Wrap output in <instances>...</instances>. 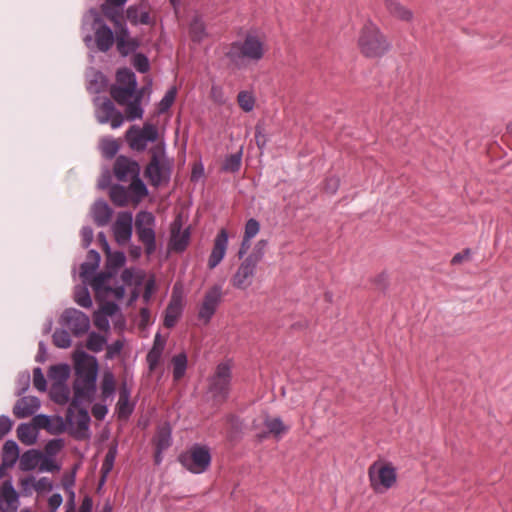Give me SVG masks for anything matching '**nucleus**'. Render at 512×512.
<instances>
[{"label": "nucleus", "mask_w": 512, "mask_h": 512, "mask_svg": "<svg viewBox=\"0 0 512 512\" xmlns=\"http://www.w3.org/2000/svg\"><path fill=\"white\" fill-rule=\"evenodd\" d=\"M1 495L6 504V507H4L3 505H0V509L3 512H8L9 510L16 511L17 507H18L17 504H18L19 495L16 492V490L14 489L11 481L6 480L2 483Z\"/></svg>", "instance_id": "obj_25"}, {"label": "nucleus", "mask_w": 512, "mask_h": 512, "mask_svg": "<svg viewBox=\"0 0 512 512\" xmlns=\"http://www.w3.org/2000/svg\"><path fill=\"white\" fill-rule=\"evenodd\" d=\"M72 388L73 398L66 414V419L69 424L73 423L74 408H78L84 401L88 403L94 401L97 391V379L75 376Z\"/></svg>", "instance_id": "obj_5"}, {"label": "nucleus", "mask_w": 512, "mask_h": 512, "mask_svg": "<svg viewBox=\"0 0 512 512\" xmlns=\"http://www.w3.org/2000/svg\"><path fill=\"white\" fill-rule=\"evenodd\" d=\"M109 196L112 203L117 207H125L130 200L129 190L120 184L110 186Z\"/></svg>", "instance_id": "obj_32"}, {"label": "nucleus", "mask_w": 512, "mask_h": 512, "mask_svg": "<svg viewBox=\"0 0 512 512\" xmlns=\"http://www.w3.org/2000/svg\"><path fill=\"white\" fill-rule=\"evenodd\" d=\"M371 486L375 491L390 489L396 482L395 468L390 464L374 462L368 469Z\"/></svg>", "instance_id": "obj_8"}, {"label": "nucleus", "mask_w": 512, "mask_h": 512, "mask_svg": "<svg viewBox=\"0 0 512 512\" xmlns=\"http://www.w3.org/2000/svg\"><path fill=\"white\" fill-rule=\"evenodd\" d=\"M183 312V304L180 297L172 296L165 310L163 324L166 328H173Z\"/></svg>", "instance_id": "obj_21"}, {"label": "nucleus", "mask_w": 512, "mask_h": 512, "mask_svg": "<svg viewBox=\"0 0 512 512\" xmlns=\"http://www.w3.org/2000/svg\"><path fill=\"white\" fill-rule=\"evenodd\" d=\"M189 33L194 42H200L206 35L205 24L200 17L195 16L189 25Z\"/></svg>", "instance_id": "obj_42"}, {"label": "nucleus", "mask_w": 512, "mask_h": 512, "mask_svg": "<svg viewBox=\"0 0 512 512\" xmlns=\"http://www.w3.org/2000/svg\"><path fill=\"white\" fill-rule=\"evenodd\" d=\"M176 94H177L176 87H171L169 90H167V92L165 93V95L163 96V98L160 100V102L158 104V113L159 114H163L171 108V106L173 105V103L175 101Z\"/></svg>", "instance_id": "obj_47"}, {"label": "nucleus", "mask_w": 512, "mask_h": 512, "mask_svg": "<svg viewBox=\"0 0 512 512\" xmlns=\"http://www.w3.org/2000/svg\"><path fill=\"white\" fill-rule=\"evenodd\" d=\"M143 97V90H139L134 96L133 100L126 103V113L130 121L141 119L143 116V108L141 106V100Z\"/></svg>", "instance_id": "obj_33"}, {"label": "nucleus", "mask_w": 512, "mask_h": 512, "mask_svg": "<svg viewBox=\"0 0 512 512\" xmlns=\"http://www.w3.org/2000/svg\"><path fill=\"white\" fill-rule=\"evenodd\" d=\"M99 370L98 360L95 356L81 351L75 356V376L97 379Z\"/></svg>", "instance_id": "obj_14"}, {"label": "nucleus", "mask_w": 512, "mask_h": 512, "mask_svg": "<svg viewBox=\"0 0 512 512\" xmlns=\"http://www.w3.org/2000/svg\"><path fill=\"white\" fill-rule=\"evenodd\" d=\"M263 424L266 427V430L258 434L260 439L267 438L270 435H273L276 438H280L282 434L288 432L289 430V427L284 425L280 417L272 418L268 414L265 415Z\"/></svg>", "instance_id": "obj_20"}, {"label": "nucleus", "mask_w": 512, "mask_h": 512, "mask_svg": "<svg viewBox=\"0 0 512 512\" xmlns=\"http://www.w3.org/2000/svg\"><path fill=\"white\" fill-rule=\"evenodd\" d=\"M106 254L105 269L109 272H113V275L116 276L118 270L126 263L125 253L122 251L112 252L109 250Z\"/></svg>", "instance_id": "obj_31"}, {"label": "nucleus", "mask_w": 512, "mask_h": 512, "mask_svg": "<svg viewBox=\"0 0 512 512\" xmlns=\"http://www.w3.org/2000/svg\"><path fill=\"white\" fill-rule=\"evenodd\" d=\"M19 458V446L14 440H7L3 446V459L4 464L13 466Z\"/></svg>", "instance_id": "obj_37"}, {"label": "nucleus", "mask_w": 512, "mask_h": 512, "mask_svg": "<svg viewBox=\"0 0 512 512\" xmlns=\"http://www.w3.org/2000/svg\"><path fill=\"white\" fill-rule=\"evenodd\" d=\"M116 407L118 417L122 419L128 418L134 411V404L130 402V399H118Z\"/></svg>", "instance_id": "obj_55"}, {"label": "nucleus", "mask_w": 512, "mask_h": 512, "mask_svg": "<svg viewBox=\"0 0 512 512\" xmlns=\"http://www.w3.org/2000/svg\"><path fill=\"white\" fill-rule=\"evenodd\" d=\"M93 220L98 227H103L109 223L112 218L113 210L105 200H97L91 209Z\"/></svg>", "instance_id": "obj_22"}, {"label": "nucleus", "mask_w": 512, "mask_h": 512, "mask_svg": "<svg viewBox=\"0 0 512 512\" xmlns=\"http://www.w3.org/2000/svg\"><path fill=\"white\" fill-rule=\"evenodd\" d=\"M49 377L55 380L56 384H65L70 376V367L67 364H57L50 367Z\"/></svg>", "instance_id": "obj_39"}, {"label": "nucleus", "mask_w": 512, "mask_h": 512, "mask_svg": "<svg viewBox=\"0 0 512 512\" xmlns=\"http://www.w3.org/2000/svg\"><path fill=\"white\" fill-rule=\"evenodd\" d=\"M75 302L83 308L92 306V299L86 287H81L75 292Z\"/></svg>", "instance_id": "obj_56"}, {"label": "nucleus", "mask_w": 512, "mask_h": 512, "mask_svg": "<svg viewBox=\"0 0 512 512\" xmlns=\"http://www.w3.org/2000/svg\"><path fill=\"white\" fill-rule=\"evenodd\" d=\"M91 13L94 15L92 28L94 29L96 46L99 51L105 53L111 49L115 42L114 33L95 9H91Z\"/></svg>", "instance_id": "obj_12"}, {"label": "nucleus", "mask_w": 512, "mask_h": 512, "mask_svg": "<svg viewBox=\"0 0 512 512\" xmlns=\"http://www.w3.org/2000/svg\"><path fill=\"white\" fill-rule=\"evenodd\" d=\"M177 460L189 472L202 474L209 469L212 457L208 446L196 443L180 453Z\"/></svg>", "instance_id": "obj_4"}, {"label": "nucleus", "mask_w": 512, "mask_h": 512, "mask_svg": "<svg viewBox=\"0 0 512 512\" xmlns=\"http://www.w3.org/2000/svg\"><path fill=\"white\" fill-rule=\"evenodd\" d=\"M385 6L389 14L395 18L404 21H409L412 18V12L397 0H385Z\"/></svg>", "instance_id": "obj_34"}, {"label": "nucleus", "mask_w": 512, "mask_h": 512, "mask_svg": "<svg viewBox=\"0 0 512 512\" xmlns=\"http://www.w3.org/2000/svg\"><path fill=\"white\" fill-rule=\"evenodd\" d=\"M126 139L129 146L136 151H144L147 147V140L137 126H131L126 132Z\"/></svg>", "instance_id": "obj_27"}, {"label": "nucleus", "mask_w": 512, "mask_h": 512, "mask_svg": "<svg viewBox=\"0 0 512 512\" xmlns=\"http://www.w3.org/2000/svg\"><path fill=\"white\" fill-rule=\"evenodd\" d=\"M162 354L163 350L160 349L151 348L149 350V352L146 355V361L150 372H153L157 368L161 360Z\"/></svg>", "instance_id": "obj_57"}, {"label": "nucleus", "mask_w": 512, "mask_h": 512, "mask_svg": "<svg viewBox=\"0 0 512 512\" xmlns=\"http://www.w3.org/2000/svg\"><path fill=\"white\" fill-rule=\"evenodd\" d=\"M189 238V229L187 228L181 232L180 221H174L171 226V243L173 249L177 252H183L189 243Z\"/></svg>", "instance_id": "obj_23"}, {"label": "nucleus", "mask_w": 512, "mask_h": 512, "mask_svg": "<svg viewBox=\"0 0 512 512\" xmlns=\"http://www.w3.org/2000/svg\"><path fill=\"white\" fill-rule=\"evenodd\" d=\"M123 342L121 340H116L111 344H108L106 346V355L105 358L108 360L114 359L116 356H118L122 349H123Z\"/></svg>", "instance_id": "obj_63"}, {"label": "nucleus", "mask_w": 512, "mask_h": 512, "mask_svg": "<svg viewBox=\"0 0 512 512\" xmlns=\"http://www.w3.org/2000/svg\"><path fill=\"white\" fill-rule=\"evenodd\" d=\"M139 47H140V41L137 38L131 37L127 40H124L122 47H120V48L116 47V48H117L118 53L122 57H127L128 55H130L132 53L135 54Z\"/></svg>", "instance_id": "obj_52"}, {"label": "nucleus", "mask_w": 512, "mask_h": 512, "mask_svg": "<svg viewBox=\"0 0 512 512\" xmlns=\"http://www.w3.org/2000/svg\"><path fill=\"white\" fill-rule=\"evenodd\" d=\"M359 47L366 57H381L390 49V43L372 22H367L360 34Z\"/></svg>", "instance_id": "obj_3"}, {"label": "nucleus", "mask_w": 512, "mask_h": 512, "mask_svg": "<svg viewBox=\"0 0 512 512\" xmlns=\"http://www.w3.org/2000/svg\"><path fill=\"white\" fill-rule=\"evenodd\" d=\"M113 277H115L113 272H109L105 269V271L100 272L93 277L91 286L96 292L105 291V287L108 286L106 284L107 281Z\"/></svg>", "instance_id": "obj_46"}, {"label": "nucleus", "mask_w": 512, "mask_h": 512, "mask_svg": "<svg viewBox=\"0 0 512 512\" xmlns=\"http://www.w3.org/2000/svg\"><path fill=\"white\" fill-rule=\"evenodd\" d=\"M53 344L62 349H66L71 345V337L67 330L56 329L52 335Z\"/></svg>", "instance_id": "obj_45"}, {"label": "nucleus", "mask_w": 512, "mask_h": 512, "mask_svg": "<svg viewBox=\"0 0 512 512\" xmlns=\"http://www.w3.org/2000/svg\"><path fill=\"white\" fill-rule=\"evenodd\" d=\"M264 54V42L256 34L247 33L242 41L232 42L225 55L233 66L241 69L246 61L257 63Z\"/></svg>", "instance_id": "obj_1"}, {"label": "nucleus", "mask_w": 512, "mask_h": 512, "mask_svg": "<svg viewBox=\"0 0 512 512\" xmlns=\"http://www.w3.org/2000/svg\"><path fill=\"white\" fill-rule=\"evenodd\" d=\"M77 409V429L72 432V435L76 440H85L90 438L91 435L89 430L91 418L86 408H80L79 406Z\"/></svg>", "instance_id": "obj_24"}, {"label": "nucleus", "mask_w": 512, "mask_h": 512, "mask_svg": "<svg viewBox=\"0 0 512 512\" xmlns=\"http://www.w3.org/2000/svg\"><path fill=\"white\" fill-rule=\"evenodd\" d=\"M267 241L266 240H259L254 248L252 249L251 253L245 258V260L249 261L250 263L257 266L259 262L262 261L265 255V249L267 247Z\"/></svg>", "instance_id": "obj_43"}, {"label": "nucleus", "mask_w": 512, "mask_h": 512, "mask_svg": "<svg viewBox=\"0 0 512 512\" xmlns=\"http://www.w3.org/2000/svg\"><path fill=\"white\" fill-rule=\"evenodd\" d=\"M228 245V233L221 229L214 240V245L208 259V267L214 269L223 260Z\"/></svg>", "instance_id": "obj_18"}, {"label": "nucleus", "mask_w": 512, "mask_h": 512, "mask_svg": "<svg viewBox=\"0 0 512 512\" xmlns=\"http://www.w3.org/2000/svg\"><path fill=\"white\" fill-rule=\"evenodd\" d=\"M259 230L260 223L256 219L250 218L245 224L244 236L252 239L258 234Z\"/></svg>", "instance_id": "obj_64"}, {"label": "nucleus", "mask_w": 512, "mask_h": 512, "mask_svg": "<svg viewBox=\"0 0 512 512\" xmlns=\"http://www.w3.org/2000/svg\"><path fill=\"white\" fill-rule=\"evenodd\" d=\"M38 433L31 423H20L17 427V437L25 445H33Z\"/></svg>", "instance_id": "obj_35"}, {"label": "nucleus", "mask_w": 512, "mask_h": 512, "mask_svg": "<svg viewBox=\"0 0 512 512\" xmlns=\"http://www.w3.org/2000/svg\"><path fill=\"white\" fill-rule=\"evenodd\" d=\"M101 399L102 401L112 400L116 392V381L113 372L107 369L102 374L100 383Z\"/></svg>", "instance_id": "obj_26"}, {"label": "nucleus", "mask_w": 512, "mask_h": 512, "mask_svg": "<svg viewBox=\"0 0 512 512\" xmlns=\"http://www.w3.org/2000/svg\"><path fill=\"white\" fill-rule=\"evenodd\" d=\"M116 453H117L116 447L109 448L108 452L105 455V458H104V461H103V464L101 467L102 474H108L112 470L114 461H115V457H116Z\"/></svg>", "instance_id": "obj_58"}, {"label": "nucleus", "mask_w": 512, "mask_h": 512, "mask_svg": "<svg viewBox=\"0 0 512 512\" xmlns=\"http://www.w3.org/2000/svg\"><path fill=\"white\" fill-rule=\"evenodd\" d=\"M114 174L119 181L125 182L140 175V166L137 161L120 155L114 163Z\"/></svg>", "instance_id": "obj_15"}, {"label": "nucleus", "mask_w": 512, "mask_h": 512, "mask_svg": "<svg viewBox=\"0 0 512 512\" xmlns=\"http://www.w3.org/2000/svg\"><path fill=\"white\" fill-rule=\"evenodd\" d=\"M30 387V373L28 371L20 372L16 380V395H23Z\"/></svg>", "instance_id": "obj_54"}, {"label": "nucleus", "mask_w": 512, "mask_h": 512, "mask_svg": "<svg viewBox=\"0 0 512 512\" xmlns=\"http://www.w3.org/2000/svg\"><path fill=\"white\" fill-rule=\"evenodd\" d=\"M94 105L96 106L95 116L100 124L110 123L113 129L123 124V114L116 109L109 98L98 96L94 99Z\"/></svg>", "instance_id": "obj_10"}, {"label": "nucleus", "mask_w": 512, "mask_h": 512, "mask_svg": "<svg viewBox=\"0 0 512 512\" xmlns=\"http://www.w3.org/2000/svg\"><path fill=\"white\" fill-rule=\"evenodd\" d=\"M241 160L242 151L229 155L223 163V170L233 173L238 172L241 167Z\"/></svg>", "instance_id": "obj_49"}, {"label": "nucleus", "mask_w": 512, "mask_h": 512, "mask_svg": "<svg viewBox=\"0 0 512 512\" xmlns=\"http://www.w3.org/2000/svg\"><path fill=\"white\" fill-rule=\"evenodd\" d=\"M171 444V432L170 429H161L158 433L157 449L161 451L167 449Z\"/></svg>", "instance_id": "obj_62"}, {"label": "nucleus", "mask_w": 512, "mask_h": 512, "mask_svg": "<svg viewBox=\"0 0 512 512\" xmlns=\"http://www.w3.org/2000/svg\"><path fill=\"white\" fill-rule=\"evenodd\" d=\"M106 342V338L103 335L96 332H91L88 336L86 346L90 351L98 353L103 350Z\"/></svg>", "instance_id": "obj_44"}, {"label": "nucleus", "mask_w": 512, "mask_h": 512, "mask_svg": "<svg viewBox=\"0 0 512 512\" xmlns=\"http://www.w3.org/2000/svg\"><path fill=\"white\" fill-rule=\"evenodd\" d=\"M112 231L118 244L124 245L131 240L133 233V214L131 211L118 213L116 221L112 225Z\"/></svg>", "instance_id": "obj_13"}, {"label": "nucleus", "mask_w": 512, "mask_h": 512, "mask_svg": "<svg viewBox=\"0 0 512 512\" xmlns=\"http://www.w3.org/2000/svg\"><path fill=\"white\" fill-rule=\"evenodd\" d=\"M187 363H188L187 355L184 352L173 356L172 364H173L174 380L178 381L185 375V372L187 369Z\"/></svg>", "instance_id": "obj_40"}, {"label": "nucleus", "mask_w": 512, "mask_h": 512, "mask_svg": "<svg viewBox=\"0 0 512 512\" xmlns=\"http://www.w3.org/2000/svg\"><path fill=\"white\" fill-rule=\"evenodd\" d=\"M156 218L152 212L140 210L135 217V231L138 240L145 246L147 255L156 251V233L154 230Z\"/></svg>", "instance_id": "obj_6"}, {"label": "nucleus", "mask_w": 512, "mask_h": 512, "mask_svg": "<svg viewBox=\"0 0 512 512\" xmlns=\"http://www.w3.org/2000/svg\"><path fill=\"white\" fill-rule=\"evenodd\" d=\"M114 28H115L114 38H115V42H116V47L120 48L123 46L124 40L131 38L130 31L124 21L122 23L114 26Z\"/></svg>", "instance_id": "obj_53"}, {"label": "nucleus", "mask_w": 512, "mask_h": 512, "mask_svg": "<svg viewBox=\"0 0 512 512\" xmlns=\"http://www.w3.org/2000/svg\"><path fill=\"white\" fill-rule=\"evenodd\" d=\"M40 400L36 396H23L13 407V414L18 419L33 415L40 408Z\"/></svg>", "instance_id": "obj_19"}, {"label": "nucleus", "mask_w": 512, "mask_h": 512, "mask_svg": "<svg viewBox=\"0 0 512 512\" xmlns=\"http://www.w3.org/2000/svg\"><path fill=\"white\" fill-rule=\"evenodd\" d=\"M54 421L57 422V427H53L51 416L38 414L32 418L31 424L35 427L37 433L39 429H45L52 435L63 433L66 430V422L64 419L61 416H56Z\"/></svg>", "instance_id": "obj_17"}, {"label": "nucleus", "mask_w": 512, "mask_h": 512, "mask_svg": "<svg viewBox=\"0 0 512 512\" xmlns=\"http://www.w3.org/2000/svg\"><path fill=\"white\" fill-rule=\"evenodd\" d=\"M133 67L140 73H147L150 69L148 57L143 53H135L131 61Z\"/></svg>", "instance_id": "obj_51"}, {"label": "nucleus", "mask_w": 512, "mask_h": 512, "mask_svg": "<svg viewBox=\"0 0 512 512\" xmlns=\"http://www.w3.org/2000/svg\"><path fill=\"white\" fill-rule=\"evenodd\" d=\"M232 367L231 359L220 362L214 373L208 379V392L216 405L225 403L230 395L232 384Z\"/></svg>", "instance_id": "obj_2"}, {"label": "nucleus", "mask_w": 512, "mask_h": 512, "mask_svg": "<svg viewBox=\"0 0 512 512\" xmlns=\"http://www.w3.org/2000/svg\"><path fill=\"white\" fill-rule=\"evenodd\" d=\"M33 385L40 392H45L47 389V382L40 367L33 370Z\"/></svg>", "instance_id": "obj_59"}, {"label": "nucleus", "mask_w": 512, "mask_h": 512, "mask_svg": "<svg viewBox=\"0 0 512 512\" xmlns=\"http://www.w3.org/2000/svg\"><path fill=\"white\" fill-rule=\"evenodd\" d=\"M42 459V453L36 449L25 451L20 457L19 467L22 471H32Z\"/></svg>", "instance_id": "obj_29"}, {"label": "nucleus", "mask_w": 512, "mask_h": 512, "mask_svg": "<svg viewBox=\"0 0 512 512\" xmlns=\"http://www.w3.org/2000/svg\"><path fill=\"white\" fill-rule=\"evenodd\" d=\"M151 160L145 169V177L148 178L150 184L159 187L163 183H168L171 177V165L169 163H161L160 157L165 155V146H156L151 149Z\"/></svg>", "instance_id": "obj_7"}, {"label": "nucleus", "mask_w": 512, "mask_h": 512, "mask_svg": "<svg viewBox=\"0 0 512 512\" xmlns=\"http://www.w3.org/2000/svg\"><path fill=\"white\" fill-rule=\"evenodd\" d=\"M119 144L113 138H106L102 140L101 150L102 154L107 159H112L119 151Z\"/></svg>", "instance_id": "obj_48"}, {"label": "nucleus", "mask_w": 512, "mask_h": 512, "mask_svg": "<svg viewBox=\"0 0 512 512\" xmlns=\"http://www.w3.org/2000/svg\"><path fill=\"white\" fill-rule=\"evenodd\" d=\"M256 268L257 266L244 259L231 279L232 285L237 289H247L252 284Z\"/></svg>", "instance_id": "obj_16"}, {"label": "nucleus", "mask_w": 512, "mask_h": 512, "mask_svg": "<svg viewBox=\"0 0 512 512\" xmlns=\"http://www.w3.org/2000/svg\"><path fill=\"white\" fill-rule=\"evenodd\" d=\"M139 90L131 87H124L121 85L114 84L110 88L111 97L119 104L125 105L130 101V98H134Z\"/></svg>", "instance_id": "obj_28"}, {"label": "nucleus", "mask_w": 512, "mask_h": 512, "mask_svg": "<svg viewBox=\"0 0 512 512\" xmlns=\"http://www.w3.org/2000/svg\"><path fill=\"white\" fill-rule=\"evenodd\" d=\"M117 85L137 89V78L135 73L129 68H120L116 73Z\"/></svg>", "instance_id": "obj_38"}, {"label": "nucleus", "mask_w": 512, "mask_h": 512, "mask_svg": "<svg viewBox=\"0 0 512 512\" xmlns=\"http://www.w3.org/2000/svg\"><path fill=\"white\" fill-rule=\"evenodd\" d=\"M237 101L241 109L245 112H251L254 108L255 99L248 91H240L237 95Z\"/></svg>", "instance_id": "obj_50"}, {"label": "nucleus", "mask_w": 512, "mask_h": 512, "mask_svg": "<svg viewBox=\"0 0 512 512\" xmlns=\"http://www.w3.org/2000/svg\"><path fill=\"white\" fill-rule=\"evenodd\" d=\"M61 324L67 327L74 336L85 334L90 328V319L82 311L75 308H67L61 315Z\"/></svg>", "instance_id": "obj_11"}, {"label": "nucleus", "mask_w": 512, "mask_h": 512, "mask_svg": "<svg viewBox=\"0 0 512 512\" xmlns=\"http://www.w3.org/2000/svg\"><path fill=\"white\" fill-rule=\"evenodd\" d=\"M129 192L131 193V200L134 203H139L149 193L146 184L141 180L139 176L131 178Z\"/></svg>", "instance_id": "obj_36"}, {"label": "nucleus", "mask_w": 512, "mask_h": 512, "mask_svg": "<svg viewBox=\"0 0 512 512\" xmlns=\"http://www.w3.org/2000/svg\"><path fill=\"white\" fill-rule=\"evenodd\" d=\"M64 447V440L61 438L49 440L45 445V454L55 456Z\"/></svg>", "instance_id": "obj_60"}, {"label": "nucleus", "mask_w": 512, "mask_h": 512, "mask_svg": "<svg viewBox=\"0 0 512 512\" xmlns=\"http://www.w3.org/2000/svg\"><path fill=\"white\" fill-rule=\"evenodd\" d=\"M51 398L58 404H66L70 399V390L65 384H53L51 387Z\"/></svg>", "instance_id": "obj_41"}, {"label": "nucleus", "mask_w": 512, "mask_h": 512, "mask_svg": "<svg viewBox=\"0 0 512 512\" xmlns=\"http://www.w3.org/2000/svg\"><path fill=\"white\" fill-rule=\"evenodd\" d=\"M223 299L222 286L215 284L204 294L198 308L197 318L203 325H208Z\"/></svg>", "instance_id": "obj_9"}, {"label": "nucleus", "mask_w": 512, "mask_h": 512, "mask_svg": "<svg viewBox=\"0 0 512 512\" xmlns=\"http://www.w3.org/2000/svg\"><path fill=\"white\" fill-rule=\"evenodd\" d=\"M140 130L147 142L153 143L157 141L159 133L157 127L154 124L144 123Z\"/></svg>", "instance_id": "obj_61"}, {"label": "nucleus", "mask_w": 512, "mask_h": 512, "mask_svg": "<svg viewBox=\"0 0 512 512\" xmlns=\"http://www.w3.org/2000/svg\"><path fill=\"white\" fill-rule=\"evenodd\" d=\"M126 17L128 21L134 26H137L138 24L148 25L151 23L149 12L142 11L137 5H131L127 8Z\"/></svg>", "instance_id": "obj_30"}]
</instances>
